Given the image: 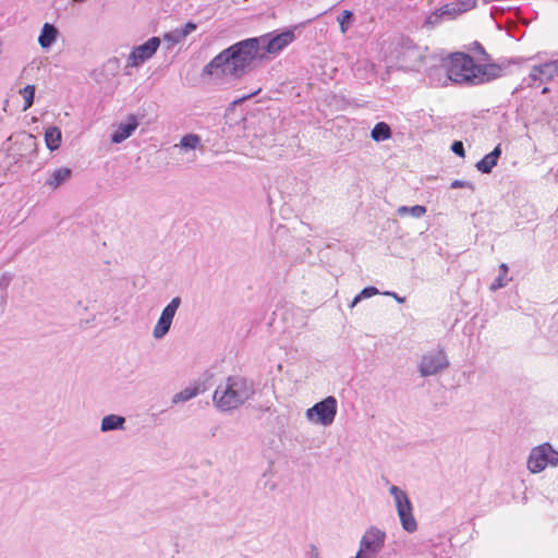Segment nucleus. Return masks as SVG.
<instances>
[{"instance_id":"nucleus-24","label":"nucleus","mask_w":558,"mask_h":558,"mask_svg":"<svg viewBox=\"0 0 558 558\" xmlns=\"http://www.w3.org/2000/svg\"><path fill=\"white\" fill-rule=\"evenodd\" d=\"M426 213V207L422 205H414V206H401L398 208V215L404 216V215H411L414 218H421Z\"/></svg>"},{"instance_id":"nucleus-9","label":"nucleus","mask_w":558,"mask_h":558,"mask_svg":"<svg viewBox=\"0 0 558 558\" xmlns=\"http://www.w3.org/2000/svg\"><path fill=\"white\" fill-rule=\"evenodd\" d=\"M449 366V360L442 349L429 351L421 359L418 371L423 377L433 376Z\"/></svg>"},{"instance_id":"nucleus-8","label":"nucleus","mask_w":558,"mask_h":558,"mask_svg":"<svg viewBox=\"0 0 558 558\" xmlns=\"http://www.w3.org/2000/svg\"><path fill=\"white\" fill-rule=\"evenodd\" d=\"M385 541L386 533L376 526H371L363 534L357 553L364 558H376L384 548Z\"/></svg>"},{"instance_id":"nucleus-3","label":"nucleus","mask_w":558,"mask_h":558,"mask_svg":"<svg viewBox=\"0 0 558 558\" xmlns=\"http://www.w3.org/2000/svg\"><path fill=\"white\" fill-rule=\"evenodd\" d=\"M255 395L254 381L242 376H229L214 391L213 401L218 410L239 409Z\"/></svg>"},{"instance_id":"nucleus-12","label":"nucleus","mask_w":558,"mask_h":558,"mask_svg":"<svg viewBox=\"0 0 558 558\" xmlns=\"http://www.w3.org/2000/svg\"><path fill=\"white\" fill-rule=\"evenodd\" d=\"M460 10L461 9L457 2L446 3L429 14L426 17L424 25L427 27H435L444 20H453L463 13L460 12Z\"/></svg>"},{"instance_id":"nucleus-19","label":"nucleus","mask_w":558,"mask_h":558,"mask_svg":"<svg viewBox=\"0 0 558 558\" xmlns=\"http://www.w3.org/2000/svg\"><path fill=\"white\" fill-rule=\"evenodd\" d=\"M62 141L61 130L57 126H50L45 131V142L49 150H57Z\"/></svg>"},{"instance_id":"nucleus-2","label":"nucleus","mask_w":558,"mask_h":558,"mask_svg":"<svg viewBox=\"0 0 558 558\" xmlns=\"http://www.w3.org/2000/svg\"><path fill=\"white\" fill-rule=\"evenodd\" d=\"M505 65L500 63L476 64L473 58L465 52H453L439 65H434L428 71L432 84H454L475 86L492 82L502 75Z\"/></svg>"},{"instance_id":"nucleus-34","label":"nucleus","mask_w":558,"mask_h":558,"mask_svg":"<svg viewBox=\"0 0 558 558\" xmlns=\"http://www.w3.org/2000/svg\"><path fill=\"white\" fill-rule=\"evenodd\" d=\"M451 150L460 156V157H464V146H463V143L461 141H454L452 144H451Z\"/></svg>"},{"instance_id":"nucleus-37","label":"nucleus","mask_w":558,"mask_h":558,"mask_svg":"<svg viewBox=\"0 0 558 558\" xmlns=\"http://www.w3.org/2000/svg\"><path fill=\"white\" fill-rule=\"evenodd\" d=\"M252 96H253V94L247 95V96H243V97L241 98V100L248 99V98H251Z\"/></svg>"},{"instance_id":"nucleus-1","label":"nucleus","mask_w":558,"mask_h":558,"mask_svg":"<svg viewBox=\"0 0 558 558\" xmlns=\"http://www.w3.org/2000/svg\"><path fill=\"white\" fill-rule=\"evenodd\" d=\"M294 39V31L286 29L278 34L270 33L238 41L206 64L202 70V76L209 77L215 84L240 80L251 70L253 62L263 57L260 49L267 53H279Z\"/></svg>"},{"instance_id":"nucleus-14","label":"nucleus","mask_w":558,"mask_h":558,"mask_svg":"<svg viewBox=\"0 0 558 558\" xmlns=\"http://www.w3.org/2000/svg\"><path fill=\"white\" fill-rule=\"evenodd\" d=\"M138 122L136 118L131 114L125 122L119 124L117 130L111 134V142L113 144H120L129 138L134 131L137 129Z\"/></svg>"},{"instance_id":"nucleus-33","label":"nucleus","mask_w":558,"mask_h":558,"mask_svg":"<svg viewBox=\"0 0 558 558\" xmlns=\"http://www.w3.org/2000/svg\"><path fill=\"white\" fill-rule=\"evenodd\" d=\"M450 187L451 189L468 187V189L474 190V184L470 181L454 180L451 182Z\"/></svg>"},{"instance_id":"nucleus-28","label":"nucleus","mask_w":558,"mask_h":558,"mask_svg":"<svg viewBox=\"0 0 558 558\" xmlns=\"http://www.w3.org/2000/svg\"><path fill=\"white\" fill-rule=\"evenodd\" d=\"M379 291L375 287H366L364 288L357 295L354 296V299L351 302V307H354L360 301L363 299H368L373 295L378 294Z\"/></svg>"},{"instance_id":"nucleus-10","label":"nucleus","mask_w":558,"mask_h":558,"mask_svg":"<svg viewBox=\"0 0 558 558\" xmlns=\"http://www.w3.org/2000/svg\"><path fill=\"white\" fill-rule=\"evenodd\" d=\"M160 46L159 37H150L144 44L136 46L130 52L126 59L128 68H138L147 60H149L158 50Z\"/></svg>"},{"instance_id":"nucleus-15","label":"nucleus","mask_w":558,"mask_h":558,"mask_svg":"<svg viewBox=\"0 0 558 558\" xmlns=\"http://www.w3.org/2000/svg\"><path fill=\"white\" fill-rule=\"evenodd\" d=\"M501 153V146L498 144L489 154L485 155L481 160L476 162V169L485 174L490 173L494 167L497 165Z\"/></svg>"},{"instance_id":"nucleus-31","label":"nucleus","mask_w":558,"mask_h":558,"mask_svg":"<svg viewBox=\"0 0 558 558\" xmlns=\"http://www.w3.org/2000/svg\"><path fill=\"white\" fill-rule=\"evenodd\" d=\"M12 279H13V275L11 272H3L0 276V289L7 290L8 287L10 286Z\"/></svg>"},{"instance_id":"nucleus-23","label":"nucleus","mask_w":558,"mask_h":558,"mask_svg":"<svg viewBox=\"0 0 558 558\" xmlns=\"http://www.w3.org/2000/svg\"><path fill=\"white\" fill-rule=\"evenodd\" d=\"M21 145L26 149H29V158L36 156L37 154V140L33 134L24 133L20 141Z\"/></svg>"},{"instance_id":"nucleus-5","label":"nucleus","mask_w":558,"mask_h":558,"mask_svg":"<svg viewBox=\"0 0 558 558\" xmlns=\"http://www.w3.org/2000/svg\"><path fill=\"white\" fill-rule=\"evenodd\" d=\"M337 400L329 396L306 410L305 416L313 424L329 426L337 415Z\"/></svg>"},{"instance_id":"nucleus-26","label":"nucleus","mask_w":558,"mask_h":558,"mask_svg":"<svg viewBox=\"0 0 558 558\" xmlns=\"http://www.w3.org/2000/svg\"><path fill=\"white\" fill-rule=\"evenodd\" d=\"M183 39L185 38L183 37L179 28L170 31L163 35V40L168 43V49L181 43Z\"/></svg>"},{"instance_id":"nucleus-18","label":"nucleus","mask_w":558,"mask_h":558,"mask_svg":"<svg viewBox=\"0 0 558 558\" xmlns=\"http://www.w3.org/2000/svg\"><path fill=\"white\" fill-rule=\"evenodd\" d=\"M125 417L117 414H109L102 417L100 430L102 433L124 429Z\"/></svg>"},{"instance_id":"nucleus-29","label":"nucleus","mask_w":558,"mask_h":558,"mask_svg":"<svg viewBox=\"0 0 558 558\" xmlns=\"http://www.w3.org/2000/svg\"><path fill=\"white\" fill-rule=\"evenodd\" d=\"M471 50L476 52V53H478V54H481L483 61H489L490 60V56L485 51V49H484V47L482 46L481 43L474 41L472 44Z\"/></svg>"},{"instance_id":"nucleus-32","label":"nucleus","mask_w":558,"mask_h":558,"mask_svg":"<svg viewBox=\"0 0 558 558\" xmlns=\"http://www.w3.org/2000/svg\"><path fill=\"white\" fill-rule=\"evenodd\" d=\"M197 24L194 22H187L183 27L179 28L184 38L196 31Z\"/></svg>"},{"instance_id":"nucleus-16","label":"nucleus","mask_w":558,"mask_h":558,"mask_svg":"<svg viewBox=\"0 0 558 558\" xmlns=\"http://www.w3.org/2000/svg\"><path fill=\"white\" fill-rule=\"evenodd\" d=\"M59 29L51 23H45L38 36V44L44 50H48L57 41Z\"/></svg>"},{"instance_id":"nucleus-13","label":"nucleus","mask_w":558,"mask_h":558,"mask_svg":"<svg viewBox=\"0 0 558 558\" xmlns=\"http://www.w3.org/2000/svg\"><path fill=\"white\" fill-rule=\"evenodd\" d=\"M558 74V60H551L539 65H534L530 72V78L534 83H546Z\"/></svg>"},{"instance_id":"nucleus-21","label":"nucleus","mask_w":558,"mask_h":558,"mask_svg":"<svg viewBox=\"0 0 558 558\" xmlns=\"http://www.w3.org/2000/svg\"><path fill=\"white\" fill-rule=\"evenodd\" d=\"M371 137L375 142H383L391 137V129L386 122H378L371 131Z\"/></svg>"},{"instance_id":"nucleus-20","label":"nucleus","mask_w":558,"mask_h":558,"mask_svg":"<svg viewBox=\"0 0 558 558\" xmlns=\"http://www.w3.org/2000/svg\"><path fill=\"white\" fill-rule=\"evenodd\" d=\"M203 390L198 386L186 387L172 397V404L183 403L198 396Z\"/></svg>"},{"instance_id":"nucleus-30","label":"nucleus","mask_w":558,"mask_h":558,"mask_svg":"<svg viewBox=\"0 0 558 558\" xmlns=\"http://www.w3.org/2000/svg\"><path fill=\"white\" fill-rule=\"evenodd\" d=\"M457 3L460 7V12H468L476 7L477 0H458Z\"/></svg>"},{"instance_id":"nucleus-7","label":"nucleus","mask_w":558,"mask_h":558,"mask_svg":"<svg viewBox=\"0 0 558 558\" xmlns=\"http://www.w3.org/2000/svg\"><path fill=\"white\" fill-rule=\"evenodd\" d=\"M558 464V451L550 444L545 442L533 448L527 459V469L532 473H539L547 465L556 466Z\"/></svg>"},{"instance_id":"nucleus-27","label":"nucleus","mask_w":558,"mask_h":558,"mask_svg":"<svg viewBox=\"0 0 558 558\" xmlns=\"http://www.w3.org/2000/svg\"><path fill=\"white\" fill-rule=\"evenodd\" d=\"M201 138L196 134H186L181 138L180 147L184 149H195Z\"/></svg>"},{"instance_id":"nucleus-4","label":"nucleus","mask_w":558,"mask_h":558,"mask_svg":"<svg viewBox=\"0 0 558 558\" xmlns=\"http://www.w3.org/2000/svg\"><path fill=\"white\" fill-rule=\"evenodd\" d=\"M389 493L393 497L397 513L403 530L408 533L415 532L417 529V523L413 515L412 504L407 493L396 485L390 486Z\"/></svg>"},{"instance_id":"nucleus-25","label":"nucleus","mask_w":558,"mask_h":558,"mask_svg":"<svg viewBox=\"0 0 558 558\" xmlns=\"http://www.w3.org/2000/svg\"><path fill=\"white\" fill-rule=\"evenodd\" d=\"M35 92L36 88L34 85H26L23 89L20 90L21 95L24 98V111L32 107L35 98Z\"/></svg>"},{"instance_id":"nucleus-35","label":"nucleus","mask_w":558,"mask_h":558,"mask_svg":"<svg viewBox=\"0 0 558 558\" xmlns=\"http://www.w3.org/2000/svg\"><path fill=\"white\" fill-rule=\"evenodd\" d=\"M384 294H385V295L392 296V298H393L397 302H399V303H403V302H404V298L399 296L396 292H389V291H387V292H385Z\"/></svg>"},{"instance_id":"nucleus-22","label":"nucleus","mask_w":558,"mask_h":558,"mask_svg":"<svg viewBox=\"0 0 558 558\" xmlns=\"http://www.w3.org/2000/svg\"><path fill=\"white\" fill-rule=\"evenodd\" d=\"M508 271H509V268H508L507 264L502 263L499 266L498 277L493 281V283L489 287V289L492 291H497V290L506 287L507 282L510 280L509 278H507Z\"/></svg>"},{"instance_id":"nucleus-17","label":"nucleus","mask_w":558,"mask_h":558,"mask_svg":"<svg viewBox=\"0 0 558 558\" xmlns=\"http://www.w3.org/2000/svg\"><path fill=\"white\" fill-rule=\"evenodd\" d=\"M72 178V170L68 167H61L53 170L45 181V185L56 190Z\"/></svg>"},{"instance_id":"nucleus-39","label":"nucleus","mask_w":558,"mask_h":558,"mask_svg":"<svg viewBox=\"0 0 558 558\" xmlns=\"http://www.w3.org/2000/svg\"><path fill=\"white\" fill-rule=\"evenodd\" d=\"M354 558H364V557L362 556V554L356 553Z\"/></svg>"},{"instance_id":"nucleus-38","label":"nucleus","mask_w":558,"mask_h":558,"mask_svg":"<svg viewBox=\"0 0 558 558\" xmlns=\"http://www.w3.org/2000/svg\"><path fill=\"white\" fill-rule=\"evenodd\" d=\"M548 92H549V88H548V87H544V88H543V90H542V93H543V94H546V93H548Z\"/></svg>"},{"instance_id":"nucleus-11","label":"nucleus","mask_w":558,"mask_h":558,"mask_svg":"<svg viewBox=\"0 0 558 558\" xmlns=\"http://www.w3.org/2000/svg\"><path fill=\"white\" fill-rule=\"evenodd\" d=\"M181 305V298H173L162 310L161 315L154 327L153 336L155 339L163 338L170 330L173 317Z\"/></svg>"},{"instance_id":"nucleus-36","label":"nucleus","mask_w":558,"mask_h":558,"mask_svg":"<svg viewBox=\"0 0 558 558\" xmlns=\"http://www.w3.org/2000/svg\"><path fill=\"white\" fill-rule=\"evenodd\" d=\"M352 17V13L350 11L343 12V20L340 22L342 31H344V21Z\"/></svg>"},{"instance_id":"nucleus-6","label":"nucleus","mask_w":558,"mask_h":558,"mask_svg":"<svg viewBox=\"0 0 558 558\" xmlns=\"http://www.w3.org/2000/svg\"><path fill=\"white\" fill-rule=\"evenodd\" d=\"M400 65L409 71H420L425 65L426 56L421 47L411 39H404L401 43L399 54L397 56Z\"/></svg>"}]
</instances>
